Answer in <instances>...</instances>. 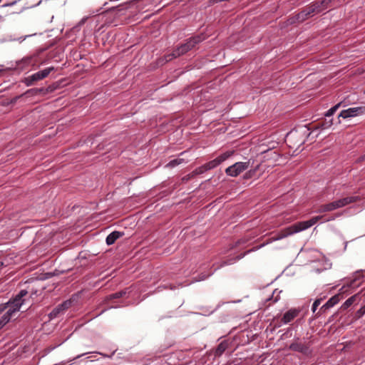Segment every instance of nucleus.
<instances>
[{
  "instance_id": "b1692460",
  "label": "nucleus",
  "mask_w": 365,
  "mask_h": 365,
  "mask_svg": "<svg viewBox=\"0 0 365 365\" xmlns=\"http://www.w3.org/2000/svg\"><path fill=\"white\" fill-rule=\"evenodd\" d=\"M321 302L322 299H317L314 302L312 307V310L314 313L316 312L317 307L321 304Z\"/></svg>"
},
{
  "instance_id": "f257e3e1",
  "label": "nucleus",
  "mask_w": 365,
  "mask_h": 365,
  "mask_svg": "<svg viewBox=\"0 0 365 365\" xmlns=\"http://www.w3.org/2000/svg\"><path fill=\"white\" fill-rule=\"evenodd\" d=\"M28 292L22 289L19 293L7 303L0 305V314L5 311V313L0 320V329L4 327L8 322L17 318L18 313L21 307L24 304L25 299H23Z\"/></svg>"
},
{
  "instance_id": "393cba45",
  "label": "nucleus",
  "mask_w": 365,
  "mask_h": 365,
  "mask_svg": "<svg viewBox=\"0 0 365 365\" xmlns=\"http://www.w3.org/2000/svg\"><path fill=\"white\" fill-rule=\"evenodd\" d=\"M71 302L68 300V301L63 302L60 305L62 307V309L65 311L71 307Z\"/></svg>"
},
{
  "instance_id": "1a4fd4ad",
  "label": "nucleus",
  "mask_w": 365,
  "mask_h": 365,
  "mask_svg": "<svg viewBox=\"0 0 365 365\" xmlns=\"http://www.w3.org/2000/svg\"><path fill=\"white\" fill-rule=\"evenodd\" d=\"M289 349L293 351H299L305 354H308L309 352L308 346L300 342H294L291 344V345L289 346Z\"/></svg>"
},
{
  "instance_id": "bb28decb",
  "label": "nucleus",
  "mask_w": 365,
  "mask_h": 365,
  "mask_svg": "<svg viewBox=\"0 0 365 365\" xmlns=\"http://www.w3.org/2000/svg\"><path fill=\"white\" fill-rule=\"evenodd\" d=\"M336 209L341 208L344 207L341 199L334 201Z\"/></svg>"
},
{
  "instance_id": "cd10ccee",
  "label": "nucleus",
  "mask_w": 365,
  "mask_h": 365,
  "mask_svg": "<svg viewBox=\"0 0 365 365\" xmlns=\"http://www.w3.org/2000/svg\"><path fill=\"white\" fill-rule=\"evenodd\" d=\"M332 125V120H329L328 121H326L324 124H323V128H328L329 127H331V125Z\"/></svg>"
},
{
  "instance_id": "f03ea898",
  "label": "nucleus",
  "mask_w": 365,
  "mask_h": 365,
  "mask_svg": "<svg viewBox=\"0 0 365 365\" xmlns=\"http://www.w3.org/2000/svg\"><path fill=\"white\" fill-rule=\"evenodd\" d=\"M322 216H316L307 221L299 222L294 224L289 227L285 228L274 237V240H279L294 233L305 230L314 225H315L319 220L322 219Z\"/></svg>"
},
{
  "instance_id": "f8f14e48",
  "label": "nucleus",
  "mask_w": 365,
  "mask_h": 365,
  "mask_svg": "<svg viewBox=\"0 0 365 365\" xmlns=\"http://www.w3.org/2000/svg\"><path fill=\"white\" fill-rule=\"evenodd\" d=\"M335 210H336V209L335 207V204L333 201L331 202L320 205L317 212L322 213V212H331Z\"/></svg>"
},
{
  "instance_id": "f704fd0d",
  "label": "nucleus",
  "mask_w": 365,
  "mask_h": 365,
  "mask_svg": "<svg viewBox=\"0 0 365 365\" xmlns=\"http://www.w3.org/2000/svg\"><path fill=\"white\" fill-rule=\"evenodd\" d=\"M354 280H353V281H352V282L349 284V287H351V286H352V284H353V283H354Z\"/></svg>"
},
{
  "instance_id": "2f4dec72",
  "label": "nucleus",
  "mask_w": 365,
  "mask_h": 365,
  "mask_svg": "<svg viewBox=\"0 0 365 365\" xmlns=\"http://www.w3.org/2000/svg\"><path fill=\"white\" fill-rule=\"evenodd\" d=\"M5 266L6 265L4 264V263L3 262H0V268L5 267Z\"/></svg>"
},
{
  "instance_id": "dca6fc26",
  "label": "nucleus",
  "mask_w": 365,
  "mask_h": 365,
  "mask_svg": "<svg viewBox=\"0 0 365 365\" xmlns=\"http://www.w3.org/2000/svg\"><path fill=\"white\" fill-rule=\"evenodd\" d=\"M185 160L183 158H178L176 159H174V160H170L167 165H166V167L167 168H174L182 163H184Z\"/></svg>"
},
{
  "instance_id": "412c9836",
  "label": "nucleus",
  "mask_w": 365,
  "mask_h": 365,
  "mask_svg": "<svg viewBox=\"0 0 365 365\" xmlns=\"http://www.w3.org/2000/svg\"><path fill=\"white\" fill-rule=\"evenodd\" d=\"M341 106V103H339L338 104H336V106H333L332 108H331L326 113V116L327 117H330L336 111V110L339 108V106Z\"/></svg>"
},
{
  "instance_id": "4468645a",
  "label": "nucleus",
  "mask_w": 365,
  "mask_h": 365,
  "mask_svg": "<svg viewBox=\"0 0 365 365\" xmlns=\"http://www.w3.org/2000/svg\"><path fill=\"white\" fill-rule=\"evenodd\" d=\"M233 153H234L233 151H227V152L221 154L216 158H217V161L219 162V163L220 164L222 162H224L225 160H226L227 158H229L230 156H232Z\"/></svg>"
},
{
  "instance_id": "423d86ee",
  "label": "nucleus",
  "mask_w": 365,
  "mask_h": 365,
  "mask_svg": "<svg viewBox=\"0 0 365 365\" xmlns=\"http://www.w3.org/2000/svg\"><path fill=\"white\" fill-rule=\"evenodd\" d=\"M53 67H48L42 71L36 72L25 78L24 83L27 86H32L35 81L42 80L47 77L51 71H53Z\"/></svg>"
},
{
  "instance_id": "7ed1b4c3",
  "label": "nucleus",
  "mask_w": 365,
  "mask_h": 365,
  "mask_svg": "<svg viewBox=\"0 0 365 365\" xmlns=\"http://www.w3.org/2000/svg\"><path fill=\"white\" fill-rule=\"evenodd\" d=\"M204 39V38L200 36H195L193 38H190L185 43L182 44L180 46L177 48L173 53L165 56V61H170L174 58H177L180 55H182L187 53L188 51L192 49L195 44L200 43Z\"/></svg>"
},
{
  "instance_id": "6ab92c4d",
  "label": "nucleus",
  "mask_w": 365,
  "mask_h": 365,
  "mask_svg": "<svg viewBox=\"0 0 365 365\" xmlns=\"http://www.w3.org/2000/svg\"><path fill=\"white\" fill-rule=\"evenodd\" d=\"M332 1V0H321L320 1H316L315 3H319V8L322 9V11L326 9L329 4Z\"/></svg>"
},
{
  "instance_id": "c85d7f7f",
  "label": "nucleus",
  "mask_w": 365,
  "mask_h": 365,
  "mask_svg": "<svg viewBox=\"0 0 365 365\" xmlns=\"http://www.w3.org/2000/svg\"><path fill=\"white\" fill-rule=\"evenodd\" d=\"M259 168V165H257V166H256V168H255L253 170H250V171L247 173V175H249V177L252 176V175L255 174V171H256Z\"/></svg>"
},
{
  "instance_id": "4be33fe9",
  "label": "nucleus",
  "mask_w": 365,
  "mask_h": 365,
  "mask_svg": "<svg viewBox=\"0 0 365 365\" xmlns=\"http://www.w3.org/2000/svg\"><path fill=\"white\" fill-rule=\"evenodd\" d=\"M225 349L226 344H225L224 343H220L216 349L217 355H221L225 351Z\"/></svg>"
},
{
  "instance_id": "5701e85b",
  "label": "nucleus",
  "mask_w": 365,
  "mask_h": 365,
  "mask_svg": "<svg viewBox=\"0 0 365 365\" xmlns=\"http://www.w3.org/2000/svg\"><path fill=\"white\" fill-rule=\"evenodd\" d=\"M298 134L297 132H290L288 135H287V140L288 142H291L292 140H294L295 138H297Z\"/></svg>"
},
{
  "instance_id": "72a5a7b5",
  "label": "nucleus",
  "mask_w": 365,
  "mask_h": 365,
  "mask_svg": "<svg viewBox=\"0 0 365 365\" xmlns=\"http://www.w3.org/2000/svg\"><path fill=\"white\" fill-rule=\"evenodd\" d=\"M85 354H83L78 355V356H77L76 358V359H77V358H79V357H81V356H83V355H85Z\"/></svg>"
},
{
  "instance_id": "7c9ffc66",
  "label": "nucleus",
  "mask_w": 365,
  "mask_h": 365,
  "mask_svg": "<svg viewBox=\"0 0 365 365\" xmlns=\"http://www.w3.org/2000/svg\"><path fill=\"white\" fill-rule=\"evenodd\" d=\"M275 240H274V237L269 238L267 242L264 244H263L262 246H264V245H267V244H269V243H272L273 242H274Z\"/></svg>"
},
{
  "instance_id": "473e14b6",
  "label": "nucleus",
  "mask_w": 365,
  "mask_h": 365,
  "mask_svg": "<svg viewBox=\"0 0 365 365\" xmlns=\"http://www.w3.org/2000/svg\"><path fill=\"white\" fill-rule=\"evenodd\" d=\"M272 154H273L276 157L278 156V154L275 151L272 152Z\"/></svg>"
},
{
  "instance_id": "20e7f679",
  "label": "nucleus",
  "mask_w": 365,
  "mask_h": 365,
  "mask_svg": "<svg viewBox=\"0 0 365 365\" xmlns=\"http://www.w3.org/2000/svg\"><path fill=\"white\" fill-rule=\"evenodd\" d=\"M322 12V9L319 8V3H313L302 12L297 14L294 18L290 19V23L294 24L295 22H302L311 16Z\"/></svg>"
},
{
  "instance_id": "c756f323",
  "label": "nucleus",
  "mask_w": 365,
  "mask_h": 365,
  "mask_svg": "<svg viewBox=\"0 0 365 365\" xmlns=\"http://www.w3.org/2000/svg\"><path fill=\"white\" fill-rule=\"evenodd\" d=\"M275 240H274V237L269 238L267 242L264 244H263L262 246H264V245H267V244H269V243H272L273 242H274Z\"/></svg>"
},
{
  "instance_id": "a211bd4d",
  "label": "nucleus",
  "mask_w": 365,
  "mask_h": 365,
  "mask_svg": "<svg viewBox=\"0 0 365 365\" xmlns=\"http://www.w3.org/2000/svg\"><path fill=\"white\" fill-rule=\"evenodd\" d=\"M218 165H220L219 162L217 161V158L208 162L207 163H205V167L207 168V170H211L212 168H215Z\"/></svg>"
},
{
  "instance_id": "39448f33",
  "label": "nucleus",
  "mask_w": 365,
  "mask_h": 365,
  "mask_svg": "<svg viewBox=\"0 0 365 365\" xmlns=\"http://www.w3.org/2000/svg\"><path fill=\"white\" fill-rule=\"evenodd\" d=\"M250 165V161L247 162H237L231 166H229L225 170V173L231 177H237L240 175L242 172L249 168Z\"/></svg>"
},
{
  "instance_id": "9b49d317",
  "label": "nucleus",
  "mask_w": 365,
  "mask_h": 365,
  "mask_svg": "<svg viewBox=\"0 0 365 365\" xmlns=\"http://www.w3.org/2000/svg\"><path fill=\"white\" fill-rule=\"evenodd\" d=\"M339 294H336L331 297L321 308V309H327L334 307L336 304L339 302Z\"/></svg>"
},
{
  "instance_id": "ddd939ff",
  "label": "nucleus",
  "mask_w": 365,
  "mask_h": 365,
  "mask_svg": "<svg viewBox=\"0 0 365 365\" xmlns=\"http://www.w3.org/2000/svg\"><path fill=\"white\" fill-rule=\"evenodd\" d=\"M359 200H360V198L359 196H349V197H343L341 199L344 207H345L349 204L356 202L359 201Z\"/></svg>"
},
{
  "instance_id": "f3484780",
  "label": "nucleus",
  "mask_w": 365,
  "mask_h": 365,
  "mask_svg": "<svg viewBox=\"0 0 365 365\" xmlns=\"http://www.w3.org/2000/svg\"><path fill=\"white\" fill-rule=\"evenodd\" d=\"M356 295H354V296L349 297L348 299H346L344 302V304L341 306V308L343 309H346L356 301Z\"/></svg>"
},
{
  "instance_id": "c9c22d12",
  "label": "nucleus",
  "mask_w": 365,
  "mask_h": 365,
  "mask_svg": "<svg viewBox=\"0 0 365 365\" xmlns=\"http://www.w3.org/2000/svg\"><path fill=\"white\" fill-rule=\"evenodd\" d=\"M364 158L365 159V155L364 156Z\"/></svg>"
},
{
  "instance_id": "2eb2a0df",
  "label": "nucleus",
  "mask_w": 365,
  "mask_h": 365,
  "mask_svg": "<svg viewBox=\"0 0 365 365\" xmlns=\"http://www.w3.org/2000/svg\"><path fill=\"white\" fill-rule=\"evenodd\" d=\"M63 312H64V310L62 309V307L59 304L58 307L54 308L53 309V311L49 314V318L54 319V318L57 317L59 315V314H61Z\"/></svg>"
},
{
  "instance_id": "0eeeda50",
  "label": "nucleus",
  "mask_w": 365,
  "mask_h": 365,
  "mask_svg": "<svg viewBox=\"0 0 365 365\" xmlns=\"http://www.w3.org/2000/svg\"><path fill=\"white\" fill-rule=\"evenodd\" d=\"M364 113H365V107H355L342 110L340 113L339 117H341L343 118H348L362 115Z\"/></svg>"
},
{
  "instance_id": "9d476101",
  "label": "nucleus",
  "mask_w": 365,
  "mask_h": 365,
  "mask_svg": "<svg viewBox=\"0 0 365 365\" xmlns=\"http://www.w3.org/2000/svg\"><path fill=\"white\" fill-rule=\"evenodd\" d=\"M123 236V234L118 231H114L109 234L106 237V243L108 245H113L118 238Z\"/></svg>"
},
{
  "instance_id": "a878e982",
  "label": "nucleus",
  "mask_w": 365,
  "mask_h": 365,
  "mask_svg": "<svg viewBox=\"0 0 365 365\" xmlns=\"http://www.w3.org/2000/svg\"><path fill=\"white\" fill-rule=\"evenodd\" d=\"M125 294V292H116V293L110 295V297L113 298V299L120 298V297H121Z\"/></svg>"
},
{
  "instance_id": "aec40b11",
  "label": "nucleus",
  "mask_w": 365,
  "mask_h": 365,
  "mask_svg": "<svg viewBox=\"0 0 365 365\" xmlns=\"http://www.w3.org/2000/svg\"><path fill=\"white\" fill-rule=\"evenodd\" d=\"M207 168L205 167V164L196 168L192 173V176H194V175H200V174H202L203 173H205V171H207Z\"/></svg>"
},
{
  "instance_id": "6e6552de",
  "label": "nucleus",
  "mask_w": 365,
  "mask_h": 365,
  "mask_svg": "<svg viewBox=\"0 0 365 365\" xmlns=\"http://www.w3.org/2000/svg\"><path fill=\"white\" fill-rule=\"evenodd\" d=\"M299 311L296 309H292L287 311L283 316L282 321L284 324H287L293 320L299 314Z\"/></svg>"
}]
</instances>
